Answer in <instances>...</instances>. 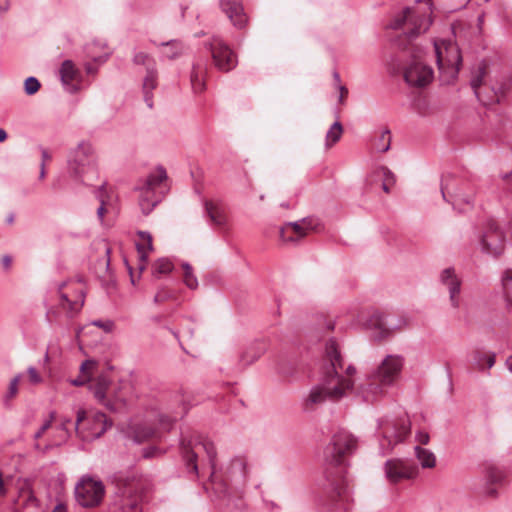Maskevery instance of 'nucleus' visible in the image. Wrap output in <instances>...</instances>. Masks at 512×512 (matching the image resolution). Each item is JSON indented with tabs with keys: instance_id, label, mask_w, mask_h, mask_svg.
I'll use <instances>...</instances> for the list:
<instances>
[{
	"instance_id": "a18cd8bd",
	"label": "nucleus",
	"mask_w": 512,
	"mask_h": 512,
	"mask_svg": "<svg viewBox=\"0 0 512 512\" xmlns=\"http://www.w3.org/2000/svg\"><path fill=\"white\" fill-rule=\"evenodd\" d=\"M175 297V292L173 290L167 287H161L154 296V303L160 304L170 299H174Z\"/></svg>"
},
{
	"instance_id": "4c0bfd02",
	"label": "nucleus",
	"mask_w": 512,
	"mask_h": 512,
	"mask_svg": "<svg viewBox=\"0 0 512 512\" xmlns=\"http://www.w3.org/2000/svg\"><path fill=\"white\" fill-rule=\"evenodd\" d=\"M441 193H442L443 199L445 201L451 202V200L448 199V195H450L449 184L444 183V180L442 181V184H441ZM472 201H473V198L471 196H466L460 192H457L453 195L452 204L455 205L456 202H463L465 204H471Z\"/></svg>"
},
{
	"instance_id": "39448f33",
	"label": "nucleus",
	"mask_w": 512,
	"mask_h": 512,
	"mask_svg": "<svg viewBox=\"0 0 512 512\" xmlns=\"http://www.w3.org/2000/svg\"><path fill=\"white\" fill-rule=\"evenodd\" d=\"M432 24V9L427 2L418 1L415 6L406 7L396 15L389 27L401 30L408 42L425 33Z\"/></svg>"
},
{
	"instance_id": "0e129e2a",
	"label": "nucleus",
	"mask_w": 512,
	"mask_h": 512,
	"mask_svg": "<svg viewBox=\"0 0 512 512\" xmlns=\"http://www.w3.org/2000/svg\"><path fill=\"white\" fill-rule=\"evenodd\" d=\"M470 0H454L453 9L458 10L466 7Z\"/></svg>"
},
{
	"instance_id": "412c9836",
	"label": "nucleus",
	"mask_w": 512,
	"mask_h": 512,
	"mask_svg": "<svg viewBox=\"0 0 512 512\" xmlns=\"http://www.w3.org/2000/svg\"><path fill=\"white\" fill-rule=\"evenodd\" d=\"M109 411L120 413L127 408V398L121 385H112L102 403Z\"/></svg>"
},
{
	"instance_id": "473e14b6",
	"label": "nucleus",
	"mask_w": 512,
	"mask_h": 512,
	"mask_svg": "<svg viewBox=\"0 0 512 512\" xmlns=\"http://www.w3.org/2000/svg\"><path fill=\"white\" fill-rule=\"evenodd\" d=\"M23 375L21 373L15 375L9 382L6 392L2 396V402L5 407H10L11 402L17 396L19 384Z\"/></svg>"
},
{
	"instance_id": "79ce46f5",
	"label": "nucleus",
	"mask_w": 512,
	"mask_h": 512,
	"mask_svg": "<svg viewBox=\"0 0 512 512\" xmlns=\"http://www.w3.org/2000/svg\"><path fill=\"white\" fill-rule=\"evenodd\" d=\"M165 47L163 55L169 59H174L182 52V45L180 42L172 40L161 44Z\"/></svg>"
},
{
	"instance_id": "5fc2aeb1",
	"label": "nucleus",
	"mask_w": 512,
	"mask_h": 512,
	"mask_svg": "<svg viewBox=\"0 0 512 512\" xmlns=\"http://www.w3.org/2000/svg\"><path fill=\"white\" fill-rule=\"evenodd\" d=\"M86 418V412L82 409L78 410L77 412V418L75 423V431L79 437L82 439H86L89 436H86V434L80 429V424L84 421Z\"/></svg>"
},
{
	"instance_id": "b1692460",
	"label": "nucleus",
	"mask_w": 512,
	"mask_h": 512,
	"mask_svg": "<svg viewBox=\"0 0 512 512\" xmlns=\"http://www.w3.org/2000/svg\"><path fill=\"white\" fill-rule=\"evenodd\" d=\"M179 401L181 403L173 413L168 414L166 412H160L158 414L157 421L162 430L169 431L174 422H176L178 418H182L188 412V407L182 402V400Z\"/></svg>"
},
{
	"instance_id": "f8f14e48",
	"label": "nucleus",
	"mask_w": 512,
	"mask_h": 512,
	"mask_svg": "<svg viewBox=\"0 0 512 512\" xmlns=\"http://www.w3.org/2000/svg\"><path fill=\"white\" fill-rule=\"evenodd\" d=\"M406 325V320L393 314L376 311L370 315L365 322V327L371 332L375 340H382L390 337L396 330Z\"/></svg>"
},
{
	"instance_id": "2eb2a0df",
	"label": "nucleus",
	"mask_w": 512,
	"mask_h": 512,
	"mask_svg": "<svg viewBox=\"0 0 512 512\" xmlns=\"http://www.w3.org/2000/svg\"><path fill=\"white\" fill-rule=\"evenodd\" d=\"M383 473L389 484L396 485L405 480L415 479L418 476L419 469L413 462L392 458L384 463Z\"/></svg>"
},
{
	"instance_id": "13d9d810",
	"label": "nucleus",
	"mask_w": 512,
	"mask_h": 512,
	"mask_svg": "<svg viewBox=\"0 0 512 512\" xmlns=\"http://www.w3.org/2000/svg\"><path fill=\"white\" fill-rule=\"evenodd\" d=\"M415 439L418 443L426 445L429 443L430 436L426 431H417L415 434Z\"/></svg>"
},
{
	"instance_id": "864d4df0",
	"label": "nucleus",
	"mask_w": 512,
	"mask_h": 512,
	"mask_svg": "<svg viewBox=\"0 0 512 512\" xmlns=\"http://www.w3.org/2000/svg\"><path fill=\"white\" fill-rule=\"evenodd\" d=\"M91 325L102 329L106 333H111L115 327L112 320H94L91 322Z\"/></svg>"
},
{
	"instance_id": "5701e85b",
	"label": "nucleus",
	"mask_w": 512,
	"mask_h": 512,
	"mask_svg": "<svg viewBox=\"0 0 512 512\" xmlns=\"http://www.w3.org/2000/svg\"><path fill=\"white\" fill-rule=\"evenodd\" d=\"M327 399H329L327 390L320 382L319 384L313 386L309 393L303 398V410L305 412L314 411L318 405L324 403Z\"/></svg>"
},
{
	"instance_id": "ddd939ff",
	"label": "nucleus",
	"mask_w": 512,
	"mask_h": 512,
	"mask_svg": "<svg viewBox=\"0 0 512 512\" xmlns=\"http://www.w3.org/2000/svg\"><path fill=\"white\" fill-rule=\"evenodd\" d=\"M69 172L77 179L95 171V155L90 143L81 142L71 152L68 160Z\"/></svg>"
},
{
	"instance_id": "9d476101",
	"label": "nucleus",
	"mask_w": 512,
	"mask_h": 512,
	"mask_svg": "<svg viewBox=\"0 0 512 512\" xmlns=\"http://www.w3.org/2000/svg\"><path fill=\"white\" fill-rule=\"evenodd\" d=\"M476 239L481 251L489 256L499 257L505 250V232L494 220H488L481 226Z\"/></svg>"
},
{
	"instance_id": "423d86ee",
	"label": "nucleus",
	"mask_w": 512,
	"mask_h": 512,
	"mask_svg": "<svg viewBox=\"0 0 512 512\" xmlns=\"http://www.w3.org/2000/svg\"><path fill=\"white\" fill-rule=\"evenodd\" d=\"M180 451L187 471L194 475L199 473L197 459L202 452H205L212 470L210 479L213 482L216 480L218 477L216 471V449L211 441L200 436L190 439L183 436L180 441Z\"/></svg>"
},
{
	"instance_id": "338daca9",
	"label": "nucleus",
	"mask_w": 512,
	"mask_h": 512,
	"mask_svg": "<svg viewBox=\"0 0 512 512\" xmlns=\"http://www.w3.org/2000/svg\"><path fill=\"white\" fill-rule=\"evenodd\" d=\"M484 18H485V14L484 13H481L478 17H477V28H478V31L479 33L482 32V26L484 24Z\"/></svg>"
},
{
	"instance_id": "dca6fc26",
	"label": "nucleus",
	"mask_w": 512,
	"mask_h": 512,
	"mask_svg": "<svg viewBox=\"0 0 512 512\" xmlns=\"http://www.w3.org/2000/svg\"><path fill=\"white\" fill-rule=\"evenodd\" d=\"M403 76L408 85L425 87L433 80L434 72L431 66L418 58H413L404 67Z\"/></svg>"
},
{
	"instance_id": "37998d69",
	"label": "nucleus",
	"mask_w": 512,
	"mask_h": 512,
	"mask_svg": "<svg viewBox=\"0 0 512 512\" xmlns=\"http://www.w3.org/2000/svg\"><path fill=\"white\" fill-rule=\"evenodd\" d=\"M173 264L166 258L158 259L153 265V275L158 277L162 274H168L172 271Z\"/></svg>"
},
{
	"instance_id": "8fccbe9b",
	"label": "nucleus",
	"mask_w": 512,
	"mask_h": 512,
	"mask_svg": "<svg viewBox=\"0 0 512 512\" xmlns=\"http://www.w3.org/2000/svg\"><path fill=\"white\" fill-rule=\"evenodd\" d=\"M55 417H56V412L55 411H51L49 413V418L44 421V423L39 428V430L34 434V439L35 440H38L39 438H41L43 436V434L51 427Z\"/></svg>"
},
{
	"instance_id": "2f4dec72",
	"label": "nucleus",
	"mask_w": 512,
	"mask_h": 512,
	"mask_svg": "<svg viewBox=\"0 0 512 512\" xmlns=\"http://www.w3.org/2000/svg\"><path fill=\"white\" fill-rule=\"evenodd\" d=\"M266 347L263 343L252 344L245 352L242 353L240 361L244 365H250L264 354Z\"/></svg>"
},
{
	"instance_id": "c03bdc74",
	"label": "nucleus",
	"mask_w": 512,
	"mask_h": 512,
	"mask_svg": "<svg viewBox=\"0 0 512 512\" xmlns=\"http://www.w3.org/2000/svg\"><path fill=\"white\" fill-rule=\"evenodd\" d=\"M184 269V283L190 289H196L198 287V280L193 274L192 267L188 263H183Z\"/></svg>"
},
{
	"instance_id": "f704fd0d",
	"label": "nucleus",
	"mask_w": 512,
	"mask_h": 512,
	"mask_svg": "<svg viewBox=\"0 0 512 512\" xmlns=\"http://www.w3.org/2000/svg\"><path fill=\"white\" fill-rule=\"evenodd\" d=\"M415 455L422 468H433L436 465V457L434 453L420 446H415Z\"/></svg>"
},
{
	"instance_id": "774afa93",
	"label": "nucleus",
	"mask_w": 512,
	"mask_h": 512,
	"mask_svg": "<svg viewBox=\"0 0 512 512\" xmlns=\"http://www.w3.org/2000/svg\"><path fill=\"white\" fill-rule=\"evenodd\" d=\"M71 423V420L70 419H65L62 421V423L60 424V429L62 431H64L67 435H68V424Z\"/></svg>"
},
{
	"instance_id": "7c9ffc66",
	"label": "nucleus",
	"mask_w": 512,
	"mask_h": 512,
	"mask_svg": "<svg viewBox=\"0 0 512 512\" xmlns=\"http://www.w3.org/2000/svg\"><path fill=\"white\" fill-rule=\"evenodd\" d=\"M60 78L64 85H71L79 76L80 72L71 60H65L60 67Z\"/></svg>"
},
{
	"instance_id": "7ed1b4c3",
	"label": "nucleus",
	"mask_w": 512,
	"mask_h": 512,
	"mask_svg": "<svg viewBox=\"0 0 512 512\" xmlns=\"http://www.w3.org/2000/svg\"><path fill=\"white\" fill-rule=\"evenodd\" d=\"M404 363L405 359L401 355H387L379 366L357 385L356 394L368 403L378 400L386 393L387 388L400 378Z\"/></svg>"
},
{
	"instance_id": "bb28decb",
	"label": "nucleus",
	"mask_w": 512,
	"mask_h": 512,
	"mask_svg": "<svg viewBox=\"0 0 512 512\" xmlns=\"http://www.w3.org/2000/svg\"><path fill=\"white\" fill-rule=\"evenodd\" d=\"M157 86V71L155 67H149L143 81V94L146 105L151 109L153 108V94L152 91Z\"/></svg>"
},
{
	"instance_id": "3c124183",
	"label": "nucleus",
	"mask_w": 512,
	"mask_h": 512,
	"mask_svg": "<svg viewBox=\"0 0 512 512\" xmlns=\"http://www.w3.org/2000/svg\"><path fill=\"white\" fill-rule=\"evenodd\" d=\"M390 143H391L390 132L385 131L382 133V135L379 139V143L376 144V149L379 152H387L390 149Z\"/></svg>"
},
{
	"instance_id": "49530a36",
	"label": "nucleus",
	"mask_w": 512,
	"mask_h": 512,
	"mask_svg": "<svg viewBox=\"0 0 512 512\" xmlns=\"http://www.w3.org/2000/svg\"><path fill=\"white\" fill-rule=\"evenodd\" d=\"M486 479L491 484L499 483L503 479V472L499 468L490 465L486 468Z\"/></svg>"
},
{
	"instance_id": "0eeeda50",
	"label": "nucleus",
	"mask_w": 512,
	"mask_h": 512,
	"mask_svg": "<svg viewBox=\"0 0 512 512\" xmlns=\"http://www.w3.org/2000/svg\"><path fill=\"white\" fill-rule=\"evenodd\" d=\"M433 44L441 81L450 84L457 78L462 64L460 49L452 40H435Z\"/></svg>"
},
{
	"instance_id": "4be33fe9",
	"label": "nucleus",
	"mask_w": 512,
	"mask_h": 512,
	"mask_svg": "<svg viewBox=\"0 0 512 512\" xmlns=\"http://www.w3.org/2000/svg\"><path fill=\"white\" fill-rule=\"evenodd\" d=\"M207 72V60L203 57H198L192 64V70L190 73L191 87L194 93H201L204 91L205 77Z\"/></svg>"
},
{
	"instance_id": "052dcab7",
	"label": "nucleus",
	"mask_w": 512,
	"mask_h": 512,
	"mask_svg": "<svg viewBox=\"0 0 512 512\" xmlns=\"http://www.w3.org/2000/svg\"><path fill=\"white\" fill-rule=\"evenodd\" d=\"M110 248L105 244V259L102 260L101 265L103 266V269L106 274H110L109 272V266H110Z\"/></svg>"
},
{
	"instance_id": "1a4fd4ad",
	"label": "nucleus",
	"mask_w": 512,
	"mask_h": 512,
	"mask_svg": "<svg viewBox=\"0 0 512 512\" xmlns=\"http://www.w3.org/2000/svg\"><path fill=\"white\" fill-rule=\"evenodd\" d=\"M167 179L166 170L159 166L151 172L138 186L139 205L143 214L148 215L161 201V185Z\"/></svg>"
},
{
	"instance_id": "c85d7f7f",
	"label": "nucleus",
	"mask_w": 512,
	"mask_h": 512,
	"mask_svg": "<svg viewBox=\"0 0 512 512\" xmlns=\"http://www.w3.org/2000/svg\"><path fill=\"white\" fill-rule=\"evenodd\" d=\"M65 286H66V283L62 282L58 287L59 292H60V299H61L60 304L64 309H67L68 312L76 313L82 308V306L84 304V299H83L84 293H83V291H80L77 299L71 300L66 293L62 292V289Z\"/></svg>"
},
{
	"instance_id": "58836bf2",
	"label": "nucleus",
	"mask_w": 512,
	"mask_h": 512,
	"mask_svg": "<svg viewBox=\"0 0 512 512\" xmlns=\"http://www.w3.org/2000/svg\"><path fill=\"white\" fill-rule=\"evenodd\" d=\"M343 133V127L339 121H336L332 124L330 129L326 133V147H331L335 143H337Z\"/></svg>"
},
{
	"instance_id": "20e7f679",
	"label": "nucleus",
	"mask_w": 512,
	"mask_h": 512,
	"mask_svg": "<svg viewBox=\"0 0 512 512\" xmlns=\"http://www.w3.org/2000/svg\"><path fill=\"white\" fill-rule=\"evenodd\" d=\"M116 486L113 505L121 512H142L149 481L136 471H119L111 477Z\"/></svg>"
},
{
	"instance_id": "c756f323",
	"label": "nucleus",
	"mask_w": 512,
	"mask_h": 512,
	"mask_svg": "<svg viewBox=\"0 0 512 512\" xmlns=\"http://www.w3.org/2000/svg\"><path fill=\"white\" fill-rule=\"evenodd\" d=\"M111 382L106 376H99L95 382L90 386L94 397L102 404L106 399L107 393L110 390Z\"/></svg>"
},
{
	"instance_id": "9b49d317",
	"label": "nucleus",
	"mask_w": 512,
	"mask_h": 512,
	"mask_svg": "<svg viewBox=\"0 0 512 512\" xmlns=\"http://www.w3.org/2000/svg\"><path fill=\"white\" fill-rule=\"evenodd\" d=\"M105 495V486L101 480L91 476H83L75 486L77 503L84 508H94L100 505Z\"/></svg>"
},
{
	"instance_id": "393cba45",
	"label": "nucleus",
	"mask_w": 512,
	"mask_h": 512,
	"mask_svg": "<svg viewBox=\"0 0 512 512\" xmlns=\"http://www.w3.org/2000/svg\"><path fill=\"white\" fill-rule=\"evenodd\" d=\"M205 213L211 223L217 226H223L227 222L224 206L219 202L206 201L204 204Z\"/></svg>"
},
{
	"instance_id": "f03ea898",
	"label": "nucleus",
	"mask_w": 512,
	"mask_h": 512,
	"mask_svg": "<svg viewBox=\"0 0 512 512\" xmlns=\"http://www.w3.org/2000/svg\"><path fill=\"white\" fill-rule=\"evenodd\" d=\"M325 360L321 383L327 390L329 400L339 401L352 391L354 382L351 376L356 373V369L352 365L344 369V361L334 340L326 344Z\"/></svg>"
},
{
	"instance_id": "a878e982",
	"label": "nucleus",
	"mask_w": 512,
	"mask_h": 512,
	"mask_svg": "<svg viewBox=\"0 0 512 512\" xmlns=\"http://www.w3.org/2000/svg\"><path fill=\"white\" fill-rule=\"evenodd\" d=\"M112 426V422L108 420L106 415L102 412H97L93 415L92 426L90 434H86L89 436L85 440H92L99 438L102 434H104L107 429Z\"/></svg>"
},
{
	"instance_id": "f257e3e1",
	"label": "nucleus",
	"mask_w": 512,
	"mask_h": 512,
	"mask_svg": "<svg viewBox=\"0 0 512 512\" xmlns=\"http://www.w3.org/2000/svg\"><path fill=\"white\" fill-rule=\"evenodd\" d=\"M357 449V439L348 431L340 430L332 437L325 450L326 467L321 483L323 505L330 510L347 508L349 499L346 480V457Z\"/></svg>"
},
{
	"instance_id": "603ef678",
	"label": "nucleus",
	"mask_w": 512,
	"mask_h": 512,
	"mask_svg": "<svg viewBox=\"0 0 512 512\" xmlns=\"http://www.w3.org/2000/svg\"><path fill=\"white\" fill-rule=\"evenodd\" d=\"M378 175L382 177L383 183L388 182L391 185H394L396 182V177L391 170L387 167H380L378 169Z\"/></svg>"
},
{
	"instance_id": "4468645a",
	"label": "nucleus",
	"mask_w": 512,
	"mask_h": 512,
	"mask_svg": "<svg viewBox=\"0 0 512 512\" xmlns=\"http://www.w3.org/2000/svg\"><path fill=\"white\" fill-rule=\"evenodd\" d=\"M210 52L214 66L221 72H229L237 66V56L229 45L218 36H213L205 43Z\"/></svg>"
},
{
	"instance_id": "680f3d73",
	"label": "nucleus",
	"mask_w": 512,
	"mask_h": 512,
	"mask_svg": "<svg viewBox=\"0 0 512 512\" xmlns=\"http://www.w3.org/2000/svg\"><path fill=\"white\" fill-rule=\"evenodd\" d=\"M98 198L100 200V206L97 209V215H98L99 219L102 220L104 217V213L106 211V208H105L106 202L102 197V192H100V195L98 196Z\"/></svg>"
},
{
	"instance_id": "72a5a7b5",
	"label": "nucleus",
	"mask_w": 512,
	"mask_h": 512,
	"mask_svg": "<svg viewBox=\"0 0 512 512\" xmlns=\"http://www.w3.org/2000/svg\"><path fill=\"white\" fill-rule=\"evenodd\" d=\"M472 362L478 369H483L485 366L490 369L495 364V354L475 351L472 354Z\"/></svg>"
},
{
	"instance_id": "6e6552de",
	"label": "nucleus",
	"mask_w": 512,
	"mask_h": 512,
	"mask_svg": "<svg viewBox=\"0 0 512 512\" xmlns=\"http://www.w3.org/2000/svg\"><path fill=\"white\" fill-rule=\"evenodd\" d=\"M411 424L406 416L385 417L378 421L379 445L382 454L390 453L393 448L409 436Z\"/></svg>"
},
{
	"instance_id": "f3484780",
	"label": "nucleus",
	"mask_w": 512,
	"mask_h": 512,
	"mask_svg": "<svg viewBox=\"0 0 512 512\" xmlns=\"http://www.w3.org/2000/svg\"><path fill=\"white\" fill-rule=\"evenodd\" d=\"M439 282L448 292L451 307L459 310L462 304V279L457 275L455 268L443 269L439 273Z\"/></svg>"
},
{
	"instance_id": "a211bd4d",
	"label": "nucleus",
	"mask_w": 512,
	"mask_h": 512,
	"mask_svg": "<svg viewBox=\"0 0 512 512\" xmlns=\"http://www.w3.org/2000/svg\"><path fill=\"white\" fill-rule=\"evenodd\" d=\"M249 474L248 461L244 456L232 458L224 467L222 477L236 486H243Z\"/></svg>"
},
{
	"instance_id": "cd10ccee",
	"label": "nucleus",
	"mask_w": 512,
	"mask_h": 512,
	"mask_svg": "<svg viewBox=\"0 0 512 512\" xmlns=\"http://www.w3.org/2000/svg\"><path fill=\"white\" fill-rule=\"evenodd\" d=\"M86 52L87 55L96 63H104L110 55V51H108L106 43L100 40H95L88 44Z\"/></svg>"
},
{
	"instance_id": "ea45409f",
	"label": "nucleus",
	"mask_w": 512,
	"mask_h": 512,
	"mask_svg": "<svg viewBox=\"0 0 512 512\" xmlns=\"http://www.w3.org/2000/svg\"><path fill=\"white\" fill-rule=\"evenodd\" d=\"M485 75H486V66H485V64L482 63L479 65L477 71L473 74L471 81H470L471 87L474 90L476 97L480 101H482V100L480 98L478 89L482 85Z\"/></svg>"
},
{
	"instance_id": "e433bc0d",
	"label": "nucleus",
	"mask_w": 512,
	"mask_h": 512,
	"mask_svg": "<svg viewBox=\"0 0 512 512\" xmlns=\"http://www.w3.org/2000/svg\"><path fill=\"white\" fill-rule=\"evenodd\" d=\"M137 235L143 243H137V250L141 260L147 259V253L153 250L152 235L147 231H138Z\"/></svg>"
},
{
	"instance_id": "e2e57ef3",
	"label": "nucleus",
	"mask_w": 512,
	"mask_h": 512,
	"mask_svg": "<svg viewBox=\"0 0 512 512\" xmlns=\"http://www.w3.org/2000/svg\"><path fill=\"white\" fill-rule=\"evenodd\" d=\"M89 381V378L86 376H79L75 379H72L70 383L74 386H83Z\"/></svg>"
},
{
	"instance_id": "4d7b16f0",
	"label": "nucleus",
	"mask_w": 512,
	"mask_h": 512,
	"mask_svg": "<svg viewBox=\"0 0 512 512\" xmlns=\"http://www.w3.org/2000/svg\"><path fill=\"white\" fill-rule=\"evenodd\" d=\"M96 366V362L94 360H85L81 366L80 371L82 373V376H86L90 379V370Z\"/></svg>"
},
{
	"instance_id": "aec40b11",
	"label": "nucleus",
	"mask_w": 512,
	"mask_h": 512,
	"mask_svg": "<svg viewBox=\"0 0 512 512\" xmlns=\"http://www.w3.org/2000/svg\"><path fill=\"white\" fill-rule=\"evenodd\" d=\"M220 6L235 27L245 26L247 17L243 11L242 0H221Z\"/></svg>"
},
{
	"instance_id": "6e6d98bb",
	"label": "nucleus",
	"mask_w": 512,
	"mask_h": 512,
	"mask_svg": "<svg viewBox=\"0 0 512 512\" xmlns=\"http://www.w3.org/2000/svg\"><path fill=\"white\" fill-rule=\"evenodd\" d=\"M27 373H28L29 381L32 384H39L42 382L43 379L35 367H33V366L28 367Z\"/></svg>"
},
{
	"instance_id": "a19ab883",
	"label": "nucleus",
	"mask_w": 512,
	"mask_h": 512,
	"mask_svg": "<svg viewBox=\"0 0 512 512\" xmlns=\"http://www.w3.org/2000/svg\"><path fill=\"white\" fill-rule=\"evenodd\" d=\"M502 288L504 297L509 305L512 306V270H506L502 276Z\"/></svg>"
},
{
	"instance_id": "c9c22d12",
	"label": "nucleus",
	"mask_w": 512,
	"mask_h": 512,
	"mask_svg": "<svg viewBox=\"0 0 512 512\" xmlns=\"http://www.w3.org/2000/svg\"><path fill=\"white\" fill-rule=\"evenodd\" d=\"M158 436V432L147 424L137 425L134 429V440L141 443Z\"/></svg>"
},
{
	"instance_id": "de8ad7c7",
	"label": "nucleus",
	"mask_w": 512,
	"mask_h": 512,
	"mask_svg": "<svg viewBox=\"0 0 512 512\" xmlns=\"http://www.w3.org/2000/svg\"><path fill=\"white\" fill-rule=\"evenodd\" d=\"M40 87L41 84L39 80L34 76L28 77L24 82V91L29 96L36 94Z\"/></svg>"
},
{
	"instance_id": "bf43d9fd",
	"label": "nucleus",
	"mask_w": 512,
	"mask_h": 512,
	"mask_svg": "<svg viewBox=\"0 0 512 512\" xmlns=\"http://www.w3.org/2000/svg\"><path fill=\"white\" fill-rule=\"evenodd\" d=\"M163 452L159 450V448L155 447V446H152V447H148V448H145L143 450V457L145 458H152V457H155L159 454H162Z\"/></svg>"
},
{
	"instance_id": "69168bd1",
	"label": "nucleus",
	"mask_w": 512,
	"mask_h": 512,
	"mask_svg": "<svg viewBox=\"0 0 512 512\" xmlns=\"http://www.w3.org/2000/svg\"><path fill=\"white\" fill-rule=\"evenodd\" d=\"M1 263L5 269H9L12 263V258L9 255H5L2 257Z\"/></svg>"
},
{
	"instance_id": "6ab92c4d",
	"label": "nucleus",
	"mask_w": 512,
	"mask_h": 512,
	"mask_svg": "<svg viewBox=\"0 0 512 512\" xmlns=\"http://www.w3.org/2000/svg\"><path fill=\"white\" fill-rule=\"evenodd\" d=\"M314 229L312 220L303 218L300 221L288 222L280 229V238L284 242H297L307 235L309 230Z\"/></svg>"
},
{
	"instance_id": "09e8293b",
	"label": "nucleus",
	"mask_w": 512,
	"mask_h": 512,
	"mask_svg": "<svg viewBox=\"0 0 512 512\" xmlns=\"http://www.w3.org/2000/svg\"><path fill=\"white\" fill-rule=\"evenodd\" d=\"M134 63L137 65H145L147 70L149 67H155L154 60L144 52L135 54Z\"/></svg>"
}]
</instances>
